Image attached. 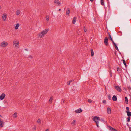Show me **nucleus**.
I'll return each instance as SVG.
<instances>
[{
	"label": "nucleus",
	"instance_id": "f257e3e1",
	"mask_svg": "<svg viewBox=\"0 0 131 131\" xmlns=\"http://www.w3.org/2000/svg\"><path fill=\"white\" fill-rule=\"evenodd\" d=\"M49 30L48 29H46L38 34V37L40 38L43 37L46 34Z\"/></svg>",
	"mask_w": 131,
	"mask_h": 131
},
{
	"label": "nucleus",
	"instance_id": "f03ea898",
	"mask_svg": "<svg viewBox=\"0 0 131 131\" xmlns=\"http://www.w3.org/2000/svg\"><path fill=\"white\" fill-rule=\"evenodd\" d=\"M93 120L95 121L96 123V124H99L98 121H100V118L99 117L97 116H95L93 118Z\"/></svg>",
	"mask_w": 131,
	"mask_h": 131
},
{
	"label": "nucleus",
	"instance_id": "7ed1b4c3",
	"mask_svg": "<svg viewBox=\"0 0 131 131\" xmlns=\"http://www.w3.org/2000/svg\"><path fill=\"white\" fill-rule=\"evenodd\" d=\"M93 120L95 121L96 123V124H99L98 121H100V118L99 117L97 116H95L93 118Z\"/></svg>",
	"mask_w": 131,
	"mask_h": 131
},
{
	"label": "nucleus",
	"instance_id": "20e7f679",
	"mask_svg": "<svg viewBox=\"0 0 131 131\" xmlns=\"http://www.w3.org/2000/svg\"><path fill=\"white\" fill-rule=\"evenodd\" d=\"M8 45V43L6 42L3 41L1 42L0 46L2 47H5L7 46Z\"/></svg>",
	"mask_w": 131,
	"mask_h": 131
},
{
	"label": "nucleus",
	"instance_id": "39448f33",
	"mask_svg": "<svg viewBox=\"0 0 131 131\" xmlns=\"http://www.w3.org/2000/svg\"><path fill=\"white\" fill-rule=\"evenodd\" d=\"M108 39L107 37H105L104 39V42L106 46H107L108 45Z\"/></svg>",
	"mask_w": 131,
	"mask_h": 131
},
{
	"label": "nucleus",
	"instance_id": "423d86ee",
	"mask_svg": "<svg viewBox=\"0 0 131 131\" xmlns=\"http://www.w3.org/2000/svg\"><path fill=\"white\" fill-rule=\"evenodd\" d=\"M13 43L14 45H15V47L19 46V43L18 41H14Z\"/></svg>",
	"mask_w": 131,
	"mask_h": 131
},
{
	"label": "nucleus",
	"instance_id": "0eeeda50",
	"mask_svg": "<svg viewBox=\"0 0 131 131\" xmlns=\"http://www.w3.org/2000/svg\"><path fill=\"white\" fill-rule=\"evenodd\" d=\"M54 3L58 6H60L61 5L60 2L58 0H55Z\"/></svg>",
	"mask_w": 131,
	"mask_h": 131
},
{
	"label": "nucleus",
	"instance_id": "6e6552de",
	"mask_svg": "<svg viewBox=\"0 0 131 131\" xmlns=\"http://www.w3.org/2000/svg\"><path fill=\"white\" fill-rule=\"evenodd\" d=\"M115 88L118 92H120L122 91V90L119 86H115Z\"/></svg>",
	"mask_w": 131,
	"mask_h": 131
},
{
	"label": "nucleus",
	"instance_id": "1a4fd4ad",
	"mask_svg": "<svg viewBox=\"0 0 131 131\" xmlns=\"http://www.w3.org/2000/svg\"><path fill=\"white\" fill-rule=\"evenodd\" d=\"M108 128L110 131H117L116 129L110 126H108Z\"/></svg>",
	"mask_w": 131,
	"mask_h": 131
},
{
	"label": "nucleus",
	"instance_id": "9d476101",
	"mask_svg": "<svg viewBox=\"0 0 131 131\" xmlns=\"http://www.w3.org/2000/svg\"><path fill=\"white\" fill-rule=\"evenodd\" d=\"M5 96V94L4 93H3L0 96V100H2L3 99Z\"/></svg>",
	"mask_w": 131,
	"mask_h": 131
},
{
	"label": "nucleus",
	"instance_id": "9b49d317",
	"mask_svg": "<svg viewBox=\"0 0 131 131\" xmlns=\"http://www.w3.org/2000/svg\"><path fill=\"white\" fill-rule=\"evenodd\" d=\"M4 122L1 120V119L0 118V127H2L4 126Z\"/></svg>",
	"mask_w": 131,
	"mask_h": 131
},
{
	"label": "nucleus",
	"instance_id": "f8f14e48",
	"mask_svg": "<svg viewBox=\"0 0 131 131\" xmlns=\"http://www.w3.org/2000/svg\"><path fill=\"white\" fill-rule=\"evenodd\" d=\"M82 110L81 108H79L78 109H77L75 110V112L77 113H79L81 112H82Z\"/></svg>",
	"mask_w": 131,
	"mask_h": 131
},
{
	"label": "nucleus",
	"instance_id": "ddd939ff",
	"mask_svg": "<svg viewBox=\"0 0 131 131\" xmlns=\"http://www.w3.org/2000/svg\"><path fill=\"white\" fill-rule=\"evenodd\" d=\"M70 13V10L69 8H67V9L66 14L67 16H69Z\"/></svg>",
	"mask_w": 131,
	"mask_h": 131
},
{
	"label": "nucleus",
	"instance_id": "4468645a",
	"mask_svg": "<svg viewBox=\"0 0 131 131\" xmlns=\"http://www.w3.org/2000/svg\"><path fill=\"white\" fill-rule=\"evenodd\" d=\"M112 99L114 101H117V98L116 96L115 95L113 96L112 98Z\"/></svg>",
	"mask_w": 131,
	"mask_h": 131
},
{
	"label": "nucleus",
	"instance_id": "2eb2a0df",
	"mask_svg": "<svg viewBox=\"0 0 131 131\" xmlns=\"http://www.w3.org/2000/svg\"><path fill=\"white\" fill-rule=\"evenodd\" d=\"M107 113L108 114H110L111 113V109L109 108V107H108L107 108Z\"/></svg>",
	"mask_w": 131,
	"mask_h": 131
},
{
	"label": "nucleus",
	"instance_id": "dca6fc26",
	"mask_svg": "<svg viewBox=\"0 0 131 131\" xmlns=\"http://www.w3.org/2000/svg\"><path fill=\"white\" fill-rule=\"evenodd\" d=\"M77 17H74L73 20H72V23L73 24H74L76 21Z\"/></svg>",
	"mask_w": 131,
	"mask_h": 131
},
{
	"label": "nucleus",
	"instance_id": "f3484780",
	"mask_svg": "<svg viewBox=\"0 0 131 131\" xmlns=\"http://www.w3.org/2000/svg\"><path fill=\"white\" fill-rule=\"evenodd\" d=\"M127 116L129 117L131 116V112L130 111H128L127 112H126Z\"/></svg>",
	"mask_w": 131,
	"mask_h": 131
},
{
	"label": "nucleus",
	"instance_id": "a211bd4d",
	"mask_svg": "<svg viewBox=\"0 0 131 131\" xmlns=\"http://www.w3.org/2000/svg\"><path fill=\"white\" fill-rule=\"evenodd\" d=\"M90 51L91 52V55L92 56H93L94 54L93 50V49H91L90 50Z\"/></svg>",
	"mask_w": 131,
	"mask_h": 131
},
{
	"label": "nucleus",
	"instance_id": "6ab92c4d",
	"mask_svg": "<svg viewBox=\"0 0 131 131\" xmlns=\"http://www.w3.org/2000/svg\"><path fill=\"white\" fill-rule=\"evenodd\" d=\"M19 23L17 24L15 27V28L16 29H18L19 27Z\"/></svg>",
	"mask_w": 131,
	"mask_h": 131
},
{
	"label": "nucleus",
	"instance_id": "aec40b11",
	"mask_svg": "<svg viewBox=\"0 0 131 131\" xmlns=\"http://www.w3.org/2000/svg\"><path fill=\"white\" fill-rule=\"evenodd\" d=\"M17 113L16 112L13 115V116H14V118H16V117H17Z\"/></svg>",
	"mask_w": 131,
	"mask_h": 131
},
{
	"label": "nucleus",
	"instance_id": "412c9836",
	"mask_svg": "<svg viewBox=\"0 0 131 131\" xmlns=\"http://www.w3.org/2000/svg\"><path fill=\"white\" fill-rule=\"evenodd\" d=\"M6 18V15H3L2 16V19L4 20H5Z\"/></svg>",
	"mask_w": 131,
	"mask_h": 131
},
{
	"label": "nucleus",
	"instance_id": "4be33fe9",
	"mask_svg": "<svg viewBox=\"0 0 131 131\" xmlns=\"http://www.w3.org/2000/svg\"><path fill=\"white\" fill-rule=\"evenodd\" d=\"M125 100L126 102V104H128V102L127 97H125Z\"/></svg>",
	"mask_w": 131,
	"mask_h": 131
},
{
	"label": "nucleus",
	"instance_id": "5701e85b",
	"mask_svg": "<svg viewBox=\"0 0 131 131\" xmlns=\"http://www.w3.org/2000/svg\"><path fill=\"white\" fill-rule=\"evenodd\" d=\"M108 35H109V39L112 41V42H113V41H114L113 39H112V38L111 37V36L109 33H108Z\"/></svg>",
	"mask_w": 131,
	"mask_h": 131
},
{
	"label": "nucleus",
	"instance_id": "b1692460",
	"mask_svg": "<svg viewBox=\"0 0 131 131\" xmlns=\"http://www.w3.org/2000/svg\"><path fill=\"white\" fill-rule=\"evenodd\" d=\"M101 4L102 5H104V0H101Z\"/></svg>",
	"mask_w": 131,
	"mask_h": 131
},
{
	"label": "nucleus",
	"instance_id": "393cba45",
	"mask_svg": "<svg viewBox=\"0 0 131 131\" xmlns=\"http://www.w3.org/2000/svg\"><path fill=\"white\" fill-rule=\"evenodd\" d=\"M122 61H123V62L125 66V67H126L127 66L126 64L125 60H122Z\"/></svg>",
	"mask_w": 131,
	"mask_h": 131
},
{
	"label": "nucleus",
	"instance_id": "a878e982",
	"mask_svg": "<svg viewBox=\"0 0 131 131\" xmlns=\"http://www.w3.org/2000/svg\"><path fill=\"white\" fill-rule=\"evenodd\" d=\"M16 12V14L17 15H19L20 13V12L19 10H17Z\"/></svg>",
	"mask_w": 131,
	"mask_h": 131
},
{
	"label": "nucleus",
	"instance_id": "bb28decb",
	"mask_svg": "<svg viewBox=\"0 0 131 131\" xmlns=\"http://www.w3.org/2000/svg\"><path fill=\"white\" fill-rule=\"evenodd\" d=\"M117 71L119 72L120 73L121 72V69L120 68H119L117 67Z\"/></svg>",
	"mask_w": 131,
	"mask_h": 131
},
{
	"label": "nucleus",
	"instance_id": "cd10ccee",
	"mask_svg": "<svg viewBox=\"0 0 131 131\" xmlns=\"http://www.w3.org/2000/svg\"><path fill=\"white\" fill-rule=\"evenodd\" d=\"M53 100V99L52 97H50V99L49 100V102L51 103Z\"/></svg>",
	"mask_w": 131,
	"mask_h": 131
},
{
	"label": "nucleus",
	"instance_id": "c85d7f7f",
	"mask_svg": "<svg viewBox=\"0 0 131 131\" xmlns=\"http://www.w3.org/2000/svg\"><path fill=\"white\" fill-rule=\"evenodd\" d=\"M37 122L38 123H39L40 124H41V121L40 119H38L37 121Z\"/></svg>",
	"mask_w": 131,
	"mask_h": 131
},
{
	"label": "nucleus",
	"instance_id": "c756f323",
	"mask_svg": "<svg viewBox=\"0 0 131 131\" xmlns=\"http://www.w3.org/2000/svg\"><path fill=\"white\" fill-rule=\"evenodd\" d=\"M75 122H76V121L75 120H74L73 122H72V123H71V124L73 125H74L75 123Z\"/></svg>",
	"mask_w": 131,
	"mask_h": 131
},
{
	"label": "nucleus",
	"instance_id": "7c9ffc66",
	"mask_svg": "<svg viewBox=\"0 0 131 131\" xmlns=\"http://www.w3.org/2000/svg\"><path fill=\"white\" fill-rule=\"evenodd\" d=\"M127 121L128 122H129L130 121V117H128L127 118Z\"/></svg>",
	"mask_w": 131,
	"mask_h": 131
},
{
	"label": "nucleus",
	"instance_id": "2f4dec72",
	"mask_svg": "<svg viewBox=\"0 0 131 131\" xmlns=\"http://www.w3.org/2000/svg\"><path fill=\"white\" fill-rule=\"evenodd\" d=\"M46 19L47 21H48L49 20V17L48 16H46Z\"/></svg>",
	"mask_w": 131,
	"mask_h": 131
},
{
	"label": "nucleus",
	"instance_id": "473e14b6",
	"mask_svg": "<svg viewBox=\"0 0 131 131\" xmlns=\"http://www.w3.org/2000/svg\"><path fill=\"white\" fill-rule=\"evenodd\" d=\"M112 43L113 45L115 47L117 46L116 43L114 41H113Z\"/></svg>",
	"mask_w": 131,
	"mask_h": 131
},
{
	"label": "nucleus",
	"instance_id": "72a5a7b5",
	"mask_svg": "<svg viewBox=\"0 0 131 131\" xmlns=\"http://www.w3.org/2000/svg\"><path fill=\"white\" fill-rule=\"evenodd\" d=\"M126 109L127 110V111H126V112H127L128 111H129V107H126Z\"/></svg>",
	"mask_w": 131,
	"mask_h": 131
},
{
	"label": "nucleus",
	"instance_id": "f704fd0d",
	"mask_svg": "<svg viewBox=\"0 0 131 131\" xmlns=\"http://www.w3.org/2000/svg\"><path fill=\"white\" fill-rule=\"evenodd\" d=\"M108 98L110 100L111 99V97L110 94H109L108 96Z\"/></svg>",
	"mask_w": 131,
	"mask_h": 131
},
{
	"label": "nucleus",
	"instance_id": "c9c22d12",
	"mask_svg": "<svg viewBox=\"0 0 131 131\" xmlns=\"http://www.w3.org/2000/svg\"><path fill=\"white\" fill-rule=\"evenodd\" d=\"M92 101L91 99H88V102L90 103H91L92 102Z\"/></svg>",
	"mask_w": 131,
	"mask_h": 131
},
{
	"label": "nucleus",
	"instance_id": "e433bc0d",
	"mask_svg": "<svg viewBox=\"0 0 131 131\" xmlns=\"http://www.w3.org/2000/svg\"><path fill=\"white\" fill-rule=\"evenodd\" d=\"M65 101V100L64 99H62V101H61V103H64V102Z\"/></svg>",
	"mask_w": 131,
	"mask_h": 131
},
{
	"label": "nucleus",
	"instance_id": "4c0bfd02",
	"mask_svg": "<svg viewBox=\"0 0 131 131\" xmlns=\"http://www.w3.org/2000/svg\"><path fill=\"white\" fill-rule=\"evenodd\" d=\"M84 31L85 32H86L87 31V30L85 28V27L84 28Z\"/></svg>",
	"mask_w": 131,
	"mask_h": 131
},
{
	"label": "nucleus",
	"instance_id": "58836bf2",
	"mask_svg": "<svg viewBox=\"0 0 131 131\" xmlns=\"http://www.w3.org/2000/svg\"><path fill=\"white\" fill-rule=\"evenodd\" d=\"M103 103L105 104L106 103V101L105 100H104L103 101Z\"/></svg>",
	"mask_w": 131,
	"mask_h": 131
},
{
	"label": "nucleus",
	"instance_id": "ea45409f",
	"mask_svg": "<svg viewBox=\"0 0 131 131\" xmlns=\"http://www.w3.org/2000/svg\"><path fill=\"white\" fill-rule=\"evenodd\" d=\"M36 127L34 126L32 128V130H36Z\"/></svg>",
	"mask_w": 131,
	"mask_h": 131
},
{
	"label": "nucleus",
	"instance_id": "a19ab883",
	"mask_svg": "<svg viewBox=\"0 0 131 131\" xmlns=\"http://www.w3.org/2000/svg\"><path fill=\"white\" fill-rule=\"evenodd\" d=\"M115 49L117 50V51H119V49H118V47L117 46L115 47Z\"/></svg>",
	"mask_w": 131,
	"mask_h": 131
},
{
	"label": "nucleus",
	"instance_id": "79ce46f5",
	"mask_svg": "<svg viewBox=\"0 0 131 131\" xmlns=\"http://www.w3.org/2000/svg\"><path fill=\"white\" fill-rule=\"evenodd\" d=\"M70 82L69 81H68L67 82V84L68 85H69L70 84Z\"/></svg>",
	"mask_w": 131,
	"mask_h": 131
},
{
	"label": "nucleus",
	"instance_id": "37998d69",
	"mask_svg": "<svg viewBox=\"0 0 131 131\" xmlns=\"http://www.w3.org/2000/svg\"><path fill=\"white\" fill-rule=\"evenodd\" d=\"M29 58H30L31 59H32L33 58V57L31 55H29Z\"/></svg>",
	"mask_w": 131,
	"mask_h": 131
},
{
	"label": "nucleus",
	"instance_id": "c03bdc74",
	"mask_svg": "<svg viewBox=\"0 0 131 131\" xmlns=\"http://www.w3.org/2000/svg\"><path fill=\"white\" fill-rule=\"evenodd\" d=\"M128 89L129 90H131V87L130 86H128Z\"/></svg>",
	"mask_w": 131,
	"mask_h": 131
},
{
	"label": "nucleus",
	"instance_id": "a18cd8bd",
	"mask_svg": "<svg viewBox=\"0 0 131 131\" xmlns=\"http://www.w3.org/2000/svg\"><path fill=\"white\" fill-rule=\"evenodd\" d=\"M110 76L111 77H112V73H111V72L110 73Z\"/></svg>",
	"mask_w": 131,
	"mask_h": 131
},
{
	"label": "nucleus",
	"instance_id": "49530a36",
	"mask_svg": "<svg viewBox=\"0 0 131 131\" xmlns=\"http://www.w3.org/2000/svg\"><path fill=\"white\" fill-rule=\"evenodd\" d=\"M74 81V80H70V81H69L71 83V82H72L73 81Z\"/></svg>",
	"mask_w": 131,
	"mask_h": 131
},
{
	"label": "nucleus",
	"instance_id": "de8ad7c7",
	"mask_svg": "<svg viewBox=\"0 0 131 131\" xmlns=\"http://www.w3.org/2000/svg\"><path fill=\"white\" fill-rule=\"evenodd\" d=\"M7 103V102L5 100H4L3 101V103Z\"/></svg>",
	"mask_w": 131,
	"mask_h": 131
},
{
	"label": "nucleus",
	"instance_id": "09e8293b",
	"mask_svg": "<svg viewBox=\"0 0 131 131\" xmlns=\"http://www.w3.org/2000/svg\"><path fill=\"white\" fill-rule=\"evenodd\" d=\"M129 130L130 131H131V127H130L129 128Z\"/></svg>",
	"mask_w": 131,
	"mask_h": 131
},
{
	"label": "nucleus",
	"instance_id": "8fccbe9b",
	"mask_svg": "<svg viewBox=\"0 0 131 131\" xmlns=\"http://www.w3.org/2000/svg\"><path fill=\"white\" fill-rule=\"evenodd\" d=\"M96 125L98 127H99V126L98 124H96Z\"/></svg>",
	"mask_w": 131,
	"mask_h": 131
},
{
	"label": "nucleus",
	"instance_id": "3c124183",
	"mask_svg": "<svg viewBox=\"0 0 131 131\" xmlns=\"http://www.w3.org/2000/svg\"><path fill=\"white\" fill-rule=\"evenodd\" d=\"M25 50H26V51H28V50L27 49H26V48L25 49Z\"/></svg>",
	"mask_w": 131,
	"mask_h": 131
},
{
	"label": "nucleus",
	"instance_id": "603ef678",
	"mask_svg": "<svg viewBox=\"0 0 131 131\" xmlns=\"http://www.w3.org/2000/svg\"><path fill=\"white\" fill-rule=\"evenodd\" d=\"M91 2H93L94 0H90Z\"/></svg>",
	"mask_w": 131,
	"mask_h": 131
},
{
	"label": "nucleus",
	"instance_id": "864d4df0",
	"mask_svg": "<svg viewBox=\"0 0 131 131\" xmlns=\"http://www.w3.org/2000/svg\"><path fill=\"white\" fill-rule=\"evenodd\" d=\"M124 89L126 91L127 89L126 88H124Z\"/></svg>",
	"mask_w": 131,
	"mask_h": 131
},
{
	"label": "nucleus",
	"instance_id": "5fc2aeb1",
	"mask_svg": "<svg viewBox=\"0 0 131 131\" xmlns=\"http://www.w3.org/2000/svg\"><path fill=\"white\" fill-rule=\"evenodd\" d=\"M45 131H49V130L48 129H47L45 130Z\"/></svg>",
	"mask_w": 131,
	"mask_h": 131
},
{
	"label": "nucleus",
	"instance_id": "6e6d98bb",
	"mask_svg": "<svg viewBox=\"0 0 131 131\" xmlns=\"http://www.w3.org/2000/svg\"><path fill=\"white\" fill-rule=\"evenodd\" d=\"M58 10H59V11H60L61 10V9H59Z\"/></svg>",
	"mask_w": 131,
	"mask_h": 131
},
{
	"label": "nucleus",
	"instance_id": "4d7b16f0",
	"mask_svg": "<svg viewBox=\"0 0 131 131\" xmlns=\"http://www.w3.org/2000/svg\"><path fill=\"white\" fill-rule=\"evenodd\" d=\"M0 117H2V116L0 115Z\"/></svg>",
	"mask_w": 131,
	"mask_h": 131
}]
</instances>
